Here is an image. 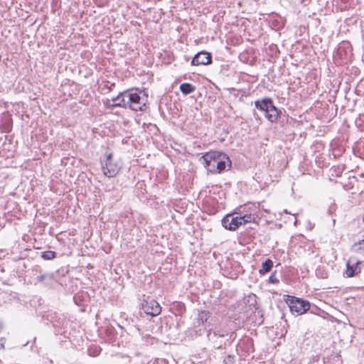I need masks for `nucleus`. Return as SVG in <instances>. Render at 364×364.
Wrapping results in <instances>:
<instances>
[{
  "mask_svg": "<svg viewBox=\"0 0 364 364\" xmlns=\"http://www.w3.org/2000/svg\"><path fill=\"white\" fill-rule=\"evenodd\" d=\"M199 161L208 172L212 173H220L227 167L231 166L229 157L225 154L218 151L207 152L200 157Z\"/></svg>",
  "mask_w": 364,
  "mask_h": 364,
  "instance_id": "nucleus-1",
  "label": "nucleus"
},
{
  "mask_svg": "<svg viewBox=\"0 0 364 364\" xmlns=\"http://www.w3.org/2000/svg\"><path fill=\"white\" fill-rule=\"evenodd\" d=\"M125 97L127 100V107L134 111H142L146 107L147 102V96L142 94L141 92H138V90H131L130 92H125Z\"/></svg>",
  "mask_w": 364,
  "mask_h": 364,
  "instance_id": "nucleus-2",
  "label": "nucleus"
},
{
  "mask_svg": "<svg viewBox=\"0 0 364 364\" xmlns=\"http://www.w3.org/2000/svg\"><path fill=\"white\" fill-rule=\"evenodd\" d=\"M255 107L265 113L266 118L271 122H274L279 117V111L274 106L271 99H262L255 102Z\"/></svg>",
  "mask_w": 364,
  "mask_h": 364,
  "instance_id": "nucleus-3",
  "label": "nucleus"
},
{
  "mask_svg": "<svg viewBox=\"0 0 364 364\" xmlns=\"http://www.w3.org/2000/svg\"><path fill=\"white\" fill-rule=\"evenodd\" d=\"M291 312L293 314L301 315L306 313L310 308V304L307 301L295 297H289L287 300Z\"/></svg>",
  "mask_w": 364,
  "mask_h": 364,
  "instance_id": "nucleus-4",
  "label": "nucleus"
},
{
  "mask_svg": "<svg viewBox=\"0 0 364 364\" xmlns=\"http://www.w3.org/2000/svg\"><path fill=\"white\" fill-rule=\"evenodd\" d=\"M119 169V164L113 159L112 154H108L105 164L102 166L104 175L107 177H113L117 174Z\"/></svg>",
  "mask_w": 364,
  "mask_h": 364,
  "instance_id": "nucleus-5",
  "label": "nucleus"
},
{
  "mask_svg": "<svg viewBox=\"0 0 364 364\" xmlns=\"http://www.w3.org/2000/svg\"><path fill=\"white\" fill-rule=\"evenodd\" d=\"M141 308L145 314L155 316L161 311V307L159 304L151 297H146L141 303Z\"/></svg>",
  "mask_w": 364,
  "mask_h": 364,
  "instance_id": "nucleus-6",
  "label": "nucleus"
},
{
  "mask_svg": "<svg viewBox=\"0 0 364 364\" xmlns=\"http://www.w3.org/2000/svg\"><path fill=\"white\" fill-rule=\"evenodd\" d=\"M241 220H242L241 215H235L234 214H228L222 220V225L225 229H228L230 230H235L240 225H242L243 222Z\"/></svg>",
  "mask_w": 364,
  "mask_h": 364,
  "instance_id": "nucleus-7",
  "label": "nucleus"
},
{
  "mask_svg": "<svg viewBox=\"0 0 364 364\" xmlns=\"http://www.w3.org/2000/svg\"><path fill=\"white\" fill-rule=\"evenodd\" d=\"M360 260L356 256H351L346 263L345 275L346 277H352L360 272Z\"/></svg>",
  "mask_w": 364,
  "mask_h": 364,
  "instance_id": "nucleus-8",
  "label": "nucleus"
},
{
  "mask_svg": "<svg viewBox=\"0 0 364 364\" xmlns=\"http://www.w3.org/2000/svg\"><path fill=\"white\" fill-rule=\"evenodd\" d=\"M210 53L201 51L198 53L193 58L191 64L193 65H208L211 63Z\"/></svg>",
  "mask_w": 364,
  "mask_h": 364,
  "instance_id": "nucleus-9",
  "label": "nucleus"
},
{
  "mask_svg": "<svg viewBox=\"0 0 364 364\" xmlns=\"http://www.w3.org/2000/svg\"><path fill=\"white\" fill-rule=\"evenodd\" d=\"M113 106L115 107H127V102L125 100H127V97H125V92L119 94L116 97L112 98Z\"/></svg>",
  "mask_w": 364,
  "mask_h": 364,
  "instance_id": "nucleus-10",
  "label": "nucleus"
},
{
  "mask_svg": "<svg viewBox=\"0 0 364 364\" xmlns=\"http://www.w3.org/2000/svg\"><path fill=\"white\" fill-rule=\"evenodd\" d=\"M352 250L357 256L364 257V239L355 243Z\"/></svg>",
  "mask_w": 364,
  "mask_h": 364,
  "instance_id": "nucleus-11",
  "label": "nucleus"
},
{
  "mask_svg": "<svg viewBox=\"0 0 364 364\" xmlns=\"http://www.w3.org/2000/svg\"><path fill=\"white\" fill-rule=\"evenodd\" d=\"M196 87L190 83H183L180 85V90L184 95H188L194 92Z\"/></svg>",
  "mask_w": 364,
  "mask_h": 364,
  "instance_id": "nucleus-12",
  "label": "nucleus"
},
{
  "mask_svg": "<svg viewBox=\"0 0 364 364\" xmlns=\"http://www.w3.org/2000/svg\"><path fill=\"white\" fill-rule=\"evenodd\" d=\"M273 266V262L268 259L262 263V269L259 270L260 274L269 272Z\"/></svg>",
  "mask_w": 364,
  "mask_h": 364,
  "instance_id": "nucleus-13",
  "label": "nucleus"
},
{
  "mask_svg": "<svg viewBox=\"0 0 364 364\" xmlns=\"http://www.w3.org/2000/svg\"><path fill=\"white\" fill-rule=\"evenodd\" d=\"M241 218H242L241 220L243 222L242 225H245L247 223H251V222L254 221L255 219V217L254 215H252V214H245V215L241 216Z\"/></svg>",
  "mask_w": 364,
  "mask_h": 364,
  "instance_id": "nucleus-14",
  "label": "nucleus"
},
{
  "mask_svg": "<svg viewBox=\"0 0 364 364\" xmlns=\"http://www.w3.org/2000/svg\"><path fill=\"white\" fill-rule=\"evenodd\" d=\"M209 313L206 312V311H201L198 314V321L202 323H204L205 322H206L209 318Z\"/></svg>",
  "mask_w": 364,
  "mask_h": 364,
  "instance_id": "nucleus-15",
  "label": "nucleus"
},
{
  "mask_svg": "<svg viewBox=\"0 0 364 364\" xmlns=\"http://www.w3.org/2000/svg\"><path fill=\"white\" fill-rule=\"evenodd\" d=\"M56 253L53 251H46L43 252L42 257L45 259H51L55 257Z\"/></svg>",
  "mask_w": 364,
  "mask_h": 364,
  "instance_id": "nucleus-16",
  "label": "nucleus"
},
{
  "mask_svg": "<svg viewBox=\"0 0 364 364\" xmlns=\"http://www.w3.org/2000/svg\"><path fill=\"white\" fill-rule=\"evenodd\" d=\"M46 279H48L49 281H51L53 279V275L51 274H41L38 277V280L39 282H43Z\"/></svg>",
  "mask_w": 364,
  "mask_h": 364,
  "instance_id": "nucleus-17",
  "label": "nucleus"
},
{
  "mask_svg": "<svg viewBox=\"0 0 364 364\" xmlns=\"http://www.w3.org/2000/svg\"><path fill=\"white\" fill-rule=\"evenodd\" d=\"M232 360V357L230 355H228L225 360L224 362L225 364H231Z\"/></svg>",
  "mask_w": 364,
  "mask_h": 364,
  "instance_id": "nucleus-18",
  "label": "nucleus"
},
{
  "mask_svg": "<svg viewBox=\"0 0 364 364\" xmlns=\"http://www.w3.org/2000/svg\"><path fill=\"white\" fill-rule=\"evenodd\" d=\"M218 336L217 333L214 331L213 333H209L208 334V336L209 337V339H213L214 337H216Z\"/></svg>",
  "mask_w": 364,
  "mask_h": 364,
  "instance_id": "nucleus-19",
  "label": "nucleus"
},
{
  "mask_svg": "<svg viewBox=\"0 0 364 364\" xmlns=\"http://www.w3.org/2000/svg\"><path fill=\"white\" fill-rule=\"evenodd\" d=\"M269 281L272 283H276V282H278V280L277 279H275L274 280V279H272V277H269Z\"/></svg>",
  "mask_w": 364,
  "mask_h": 364,
  "instance_id": "nucleus-20",
  "label": "nucleus"
},
{
  "mask_svg": "<svg viewBox=\"0 0 364 364\" xmlns=\"http://www.w3.org/2000/svg\"><path fill=\"white\" fill-rule=\"evenodd\" d=\"M0 346H1V348H4V344H3V343H0Z\"/></svg>",
  "mask_w": 364,
  "mask_h": 364,
  "instance_id": "nucleus-21",
  "label": "nucleus"
},
{
  "mask_svg": "<svg viewBox=\"0 0 364 364\" xmlns=\"http://www.w3.org/2000/svg\"><path fill=\"white\" fill-rule=\"evenodd\" d=\"M363 222H364V215H363Z\"/></svg>",
  "mask_w": 364,
  "mask_h": 364,
  "instance_id": "nucleus-22",
  "label": "nucleus"
}]
</instances>
